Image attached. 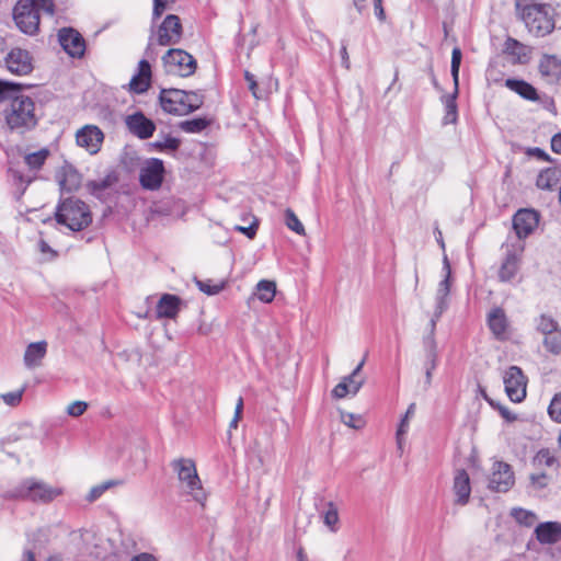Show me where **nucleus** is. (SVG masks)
Segmentation results:
<instances>
[{
	"mask_svg": "<svg viewBox=\"0 0 561 561\" xmlns=\"http://www.w3.org/2000/svg\"><path fill=\"white\" fill-rule=\"evenodd\" d=\"M4 118L10 129L24 133L37 124L35 103L32 98L19 94L8 100Z\"/></svg>",
	"mask_w": 561,
	"mask_h": 561,
	"instance_id": "nucleus-1",
	"label": "nucleus"
},
{
	"mask_svg": "<svg viewBox=\"0 0 561 561\" xmlns=\"http://www.w3.org/2000/svg\"><path fill=\"white\" fill-rule=\"evenodd\" d=\"M522 20L536 36H546L554 30V9L550 4L530 3L522 9Z\"/></svg>",
	"mask_w": 561,
	"mask_h": 561,
	"instance_id": "nucleus-2",
	"label": "nucleus"
},
{
	"mask_svg": "<svg viewBox=\"0 0 561 561\" xmlns=\"http://www.w3.org/2000/svg\"><path fill=\"white\" fill-rule=\"evenodd\" d=\"M172 467L178 474L181 489L186 494L191 495L195 502L204 506L207 495L202 486L195 462L188 458H181L174 460Z\"/></svg>",
	"mask_w": 561,
	"mask_h": 561,
	"instance_id": "nucleus-3",
	"label": "nucleus"
},
{
	"mask_svg": "<svg viewBox=\"0 0 561 561\" xmlns=\"http://www.w3.org/2000/svg\"><path fill=\"white\" fill-rule=\"evenodd\" d=\"M56 220L71 231H80L91 224L92 216L89 207L82 201L67 198L59 205Z\"/></svg>",
	"mask_w": 561,
	"mask_h": 561,
	"instance_id": "nucleus-4",
	"label": "nucleus"
},
{
	"mask_svg": "<svg viewBox=\"0 0 561 561\" xmlns=\"http://www.w3.org/2000/svg\"><path fill=\"white\" fill-rule=\"evenodd\" d=\"M48 156L49 151L47 149H41L38 151L27 153L24 157V164L27 167L26 172L18 165H11L9 168L11 181L19 192V195H22L27 185L36 179L37 171L44 165Z\"/></svg>",
	"mask_w": 561,
	"mask_h": 561,
	"instance_id": "nucleus-5",
	"label": "nucleus"
},
{
	"mask_svg": "<svg viewBox=\"0 0 561 561\" xmlns=\"http://www.w3.org/2000/svg\"><path fill=\"white\" fill-rule=\"evenodd\" d=\"M61 494V488L53 486L41 480L26 479L10 495L32 502L48 503Z\"/></svg>",
	"mask_w": 561,
	"mask_h": 561,
	"instance_id": "nucleus-6",
	"label": "nucleus"
},
{
	"mask_svg": "<svg viewBox=\"0 0 561 561\" xmlns=\"http://www.w3.org/2000/svg\"><path fill=\"white\" fill-rule=\"evenodd\" d=\"M162 64L168 75L176 77H188L196 70L195 58L183 49H169L162 57Z\"/></svg>",
	"mask_w": 561,
	"mask_h": 561,
	"instance_id": "nucleus-7",
	"label": "nucleus"
},
{
	"mask_svg": "<svg viewBox=\"0 0 561 561\" xmlns=\"http://www.w3.org/2000/svg\"><path fill=\"white\" fill-rule=\"evenodd\" d=\"M13 20L16 27L24 34L33 36L39 28L38 9L33 0H20L13 8Z\"/></svg>",
	"mask_w": 561,
	"mask_h": 561,
	"instance_id": "nucleus-8",
	"label": "nucleus"
},
{
	"mask_svg": "<svg viewBox=\"0 0 561 561\" xmlns=\"http://www.w3.org/2000/svg\"><path fill=\"white\" fill-rule=\"evenodd\" d=\"M503 382L511 401L522 402L526 398L527 379L519 367H508L503 373Z\"/></svg>",
	"mask_w": 561,
	"mask_h": 561,
	"instance_id": "nucleus-9",
	"label": "nucleus"
},
{
	"mask_svg": "<svg viewBox=\"0 0 561 561\" xmlns=\"http://www.w3.org/2000/svg\"><path fill=\"white\" fill-rule=\"evenodd\" d=\"M5 68L15 76H27L34 69L33 57L28 50L12 48L4 58Z\"/></svg>",
	"mask_w": 561,
	"mask_h": 561,
	"instance_id": "nucleus-10",
	"label": "nucleus"
},
{
	"mask_svg": "<svg viewBox=\"0 0 561 561\" xmlns=\"http://www.w3.org/2000/svg\"><path fill=\"white\" fill-rule=\"evenodd\" d=\"M183 28L180 18L169 14L157 30V43L161 46L175 45L182 37Z\"/></svg>",
	"mask_w": 561,
	"mask_h": 561,
	"instance_id": "nucleus-11",
	"label": "nucleus"
},
{
	"mask_svg": "<svg viewBox=\"0 0 561 561\" xmlns=\"http://www.w3.org/2000/svg\"><path fill=\"white\" fill-rule=\"evenodd\" d=\"M523 252L524 245L522 243L506 244L505 257L499 270L501 282H511L516 276Z\"/></svg>",
	"mask_w": 561,
	"mask_h": 561,
	"instance_id": "nucleus-12",
	"label": "nucleus"
},
{
	"mask_svg": "<svg viewBox=\"0 0 561 561\" xmlns=\"http://www.w3.org/2000/svg\"><path fill=\"white\" fill-rule=\"evenodd\" d=\"M164 167L160 159H148L140 169L139 180L142 187L147 190H157L163 181Z\"/></svg>",
	"mask_w": 561,
	"mask_h": 561,
	"instance_id": "nucleus-13",
	"label": "nucleus"
},
{
	"mask_svg": "<svg viewBox=\"0 0 561 561\" xmlns=\"http://www.w3.org/2000/svg\"><path fill=\"white\" fill-rule=\"evenodd\" d=\"M103 141L104 133L96 125H85L76 133L77 145L85 149L90 154L98 153Z\"/></svg>",
	"mask_w": 561,
	"mask_h": 561,
	"instance_id": "nucleus-14",
	"label": "nucleus"
},
{
	"mask_svg": "<svg viewBox=\"0 0 561 561\" xmlns=\"http://www.w3.org/2000/svg\"><path fill=\"white\" fill-rule=\"evenodd\" d=\"M514 484V474L511 466L503 461H495L489 478V489L496 492H507Z\"/></svg>",
	"mask_w": 561,
	"mask_h": 561,
	"instance_id": "nucleus-15",
	"label": "nucleus"
},
{
	"mask_svg": "<svg viewBox=\"0 0 561 561\" xmlns=\"http://www.w3.org/2000/svg\"><path fill=\"white\" fill-rule=\"evenodd\" d=\"M185 91L178 89L163 90L160 95V104L164 112L174 115H185L190 113V107L185 105Z\"/></svg>",
	"mask_w": 561,
	"mask_h": 561,
	"instance_id": "nucleus-16",
	"label": "nucleus"
},
{
	"mask_svg": "<svg viewBox=\"0 0 561 561\" xmlns=\"http://www.w3.org/2000/svg\"><path fill=\"white\" fill-rule=\"evenodd\" d=\"M58 41L64 50L71 57H81L84 54L85 43L80 33L71 27H64L58 32Z\"/></svg>",
	"mask_w": 561,
	"mask_h": 561,
	"instance_id": "nucleus-17",
	"label": "nucleus"
},
{
	"mask_svg": "<svg viewBox=\"0 0 561 561\" xmlns=\"http://www.w3.org/2000/svg\"><path fill=\"white\" fill-rule=\"evenodd\" d=\"M538 224L539 215L534 209H519L513 217V228L519 240L527 238Z\"/></svg>",
	"mask_w": 561,
	"mask_h": 561,
	"instance_id": "nucleus-18",
	"label": "nucleus"
},
{
	"mask_svg": "<svg viewBox=\"0 0 561 561\" xmlns=\"http://www.w3.org/2000/svg\"><path fill=\"white\" fill-rule=\"evenodd\" d=\"M125 124L127 129L139 139H148L156 131L154 123L147 118L141 112L126 116Z\"/></svg>",
	"mask_w": 561,
	"mask_h": 561,
	"instance_id": "nucleus-19",
	"label": "nucleus"
},
{
	"mask_svg": "<svg viewBox=\"0 0 561 561\" xmlns=\"http://www.w3.org/2000/svg\"><path fill=\"white\" fill-rule=\"evenodd\" d=\"M443 273L444 277L439 282L435 295V308H438V312H444L448 308V296L450 293L451 268L446 254L443 257Z\"/></svg>",
	"mask_w": 561,
	"mask_h": 561,
	"instance_id": "nucleus-20",
	"label": "nucleus"
},
{
	"mask_svg": "<svg viewBox=\"0 0 561 561\" xmlns=\"http://www.w3.org/2000/svg\"><path fill=\"white\" fill-rule=\"evenodd\" d=\"M365 383L363 376L350 374L341 379V381L332 389V397L335 399H343L347 394L355 396Z\"/></svg>",
	"mask_w": 561,
	"mask_h": 561,
	"instance_id": "nucleus-21",
	"label": "nucleus"
},
{
	"mask_svg": "<svg viewBox=\"0 0 561 561\" xmlns=\"http://www.w3.org/2000/svg\"><path fill=\"white\" fill-rule=\"evenodd\" d=\"M488 325L495 339L500 341L508 339V321L503 309L494 308L489 312Z\"/></svg>",
	"mask_w": 561,
	"mask_h": 561,
	"instance_id": "nucleus-22",
	"label": "nucleus"
},
{
	"mask_svg": "<svg viewBox=\"0 0 561 561\" xmlns=\"http://www.w3.org/2000/svg\"><path fill=\"white\" fill-rule=\"evenodd\" d=\"M461 62V50L458 47H455L451 51V76L455 84V93L451 96H448L446 100V112H449L451 114L450 122H456L457 117V105L455 102L456 94L458 91V76H459V68Z\"/></svg>",
	"mask_w": 561,
	"mask_h": 561,
	"instance_id": "nucleus-23",
	"label": "nucleus"
},
{
	"mask_svg": "<svg viewBox=\"0 0 561 561\" xmlns=\"http://www.w3.org/2000/svg\"><path fill=\"white\" fill-rule=\"evenodd\" d=\"M181 305L182 300L180 297L172 294H163L157 304V318L174 319L181 309Z\"/></svg>",
	"mask_w": 561,
	"mask_h": 561,
	"instance_id": "nucleus-24",
	"label": "nucleus"
},
{
	"mask_svg": "<svg viewBox=\"0 0 561 561\" xmlns=\"http://www.w3.org/2000/svg\"><path fill=\"white\" fill-rule=\"evenodd\" d=\"M537 540L542 545H553L561 539V523L545 522L535 529Z\"/></svg>",
	"mask_w": 561,
	"mask_h": 561,
	"instance_id": "nucleus-25",
	"label": "nucleus"
},
{
	"mask_svg": "<svg viewBox=\"0 0 561 561\" xmlns=\"http://www.w3.org/2000/svg\"><path fill=\"white\" fill-rule=\"evenodd\" d=\"M454 493L456 495L455 502L459 505H466L469 502L471 486L469 474L463 469L456 471L454 477Z\"/></svg>",
	"mask_w": 561,
	"mask_h": 561,
	"instance_id": "nucleus-26",
	"label": "nucleus"
},
{
	"mask_svg": "<svg viewBox=\"0 0 561 561\" xmlns=\"http://www.w3.org/2000/svg\"><path fill=\"white\" fill-rule=\"evenodd\" d=\"M150 81L151 66L147 60L142 59L139 61L138 72L130 79V90L136 93H144L149 89Z\"/></svg>",
	"mask_w": 561,
	"mask_h": 561,
	"instance_id": "nucleus-27",
	"label": "nucleus"
},
{
	"mask_svg": "<svg viewBox=\"0 0 561 561\" xmlns=\"http://www.w3.org/2000/svg\"><path fill=\"white\" fill-rule=\"evenodd\" d=\"M539 71L547 81L553 83L561 78V59L554 55H545L539 62Z\"/></svg>",
	"mask_w": 561,
	"mask_h": 561,
	"instance_id": "nucleus-28",
	"label": "nucleus"
},
{
	"mask_svg": "<svg viewBox=\"0 0 561 561\" xmlns=\"http://www.w3.org/2000/svg\"><path fill=\"white\" fill-rule=\"evenodd\" d=\"M47 353L45 341L34 342L27 345L24 353V364L27 368L38 367Z\"/></svg>",
	"mask_w": 561,
	"mask_h": 561,
	"instance_id": "nucleus-29",
	"label": "nucleus"
},
{
	"mask_svg": "<svg viewBox=\"0 0 561 561\" xmlns=\"http://www.w3.org/2000/svg\"><path fill=\"white\" fill-rule=\"evenodd\" d=\"M416 410V404L414 402L410 403L404 415L400 420V423L396 433V440L399 450H403L405 444V435L410 430V421L414 416Z\"/></svg>",
	"mask_w": 561,
	"mask_h": 561,
	"instance_id": "nucleus-30",
	"label": "nucleus"
},
{
	"mask_svg": "<svg viewBox=\"0 0 561 561\" xmlns=\"http://www.w3.org/2000/svg\"><path fill=\"white\" fill-rule=\"evenodd\" d=\"M505 85L519 94L522 98L529 100V101H537L538 94L536 89L529 84L528 82L524 80H516V79H507L505 81Z\"/></svg>",
	"mask_w": 561,
	"mask_h": 561,
	"instance_id": "nucleus-31",
	"label": "nucleus"
},
{
	"mask_svg": "<svg viewBox=\"0 0 561 561\" xmlns=\"http://www.w3.org/2000/svg\"><path fill=\"white\" fill-rule=\"evenodd\" d=\"M559 182L560 171L556 168H547L538 174L536 185L540 190L551 191Z\"/></svg>",
	"mask_w": 561,
	"mask_h": 561,
	"instance_id": "nucleus-32",
	"label": "nucleus"
},
{
	"mask_svg": "<svg viewBox=\"0 0 561 561\" xmlns=\"http://www.w3.org/2000/svg\"><path fill=\"white\" fill-rule=\"evenodd\" d=\"M276 295V283L268 279L260 280L254 290V296L264 304H270L273 301Z\"/></svg>",
	"mask_w": 561,
	"mask_h": 561,
	"instance_id": "nucleus-33",
	"label": "nucleus"
},
{
	"mask_svg": "<svg viewBox=\"0 0 561 561\" xmlns=\"http://www.w3.org/2000/svg\"><path fill=\"white\" fill-rule=\"evenodd\" d=\"M505 53L513 56L514 61L525 64L528 60V49L525 45L514 38H507L505 42Z\"/></svg>",
	"mask_w": 561,
	"mask_h": 561,
	"instance_id": "nucleus-34",
	"label": "nucleus"
},
{
	"mask_svg": "<svg viewBox=\"0 0 561 561\" xmlns=\"http://www.w3.org/2000/svg\"><path fill=\"white\" fill-rule=\"evenodd\" d=\"M180 147V140L171 135H165L156 141L148 144L149 151L173 152Z\"/></svg>",
	"mask_w": 561,
	"mask_h": 561,
	"instance_id": "nucleus-35",
	"label": "nucleus"
},
{
	"mask_svg": "<svg viewBox=\"0 0 561 561\" xmlns=\"http://www.w3.org/2000/svg\"><path fill=\"white\" fill-rule=\"evenodd\" d=\"M58 183L62 191H72L76 190L80 184V176L79 174L71 170H64L62 172L58 173Z\"/></svg>",
	"mask_w": 561,
	"mask_h": 561,
	"instance_id": "nucleus-36",
	"label": "nucleus"
},
{
	"mask_svg": "<svg viewBox=\"0 0 561 561\" xmlns=\"http://www.w3.org/2000/svg\"><path fill=\"white\" fill-rule=\"evenodd\" d=\"M534 323L536 330L543 336L560 328L558 322L551 316L545 313L535 318Z\"/></svg>",
	"mask_w": 561,
	"mask_h": 561,
	"instance_id": "nucleus-37",
	"label": "nucleus"
},
{
	"mask_svg": "<svg viewBox=\"0 0 561 561\" xmlns=\"http://www.w3.org/2000/svg\"><path fill=\"white\" fill-rule=\"evenodd\" d=\"M542 344L545 348L552 354L561 353V328L543 336Z\"/></svg>",
	"mask_w": 561,
	"mask_h": 561,
	"instance_id": "nucleus-38",
	"label": "nucleus"
},
{
	"mask_svg": "<svg viewBox=\"0 0 561 561\" xmlns=\"http://www.w3.org/2000/svg\"><path fill=\"white\" fill-rule=\"evenodd\" d=\"M512 517L520 525L530 527L536 524L538 520L537 515L531 512L524 508H513L511 511Z\"/></svg>",
	"mask_w": 561,
	"mask_h": 561,
	"instance_id": "nucleus-39",
	"label": "nucleus"
},
{
	"mask_svg": "<svg viewBox=\"0 0 561 561\" xmlns=\"http://www.w3.org/2000/svg\"><path fill=\"white\" fill-rule=\"evenodd\" d=\"M225 280H213V279H206V280H196V286L198 289L207 295H217L226 287Z\"/></svg>",
	"mask_w": 561,
	"mask_h": 561,
	"instance_id": "nucleus-40",
	"label": "nucleus"
},
{
	"mask_svg": "<svg viewBox=\"0 0 561 561\" xmlns=\"http://www.w3.org/2000/svg\"><path fill=\"white\" fill-rule=\"evenodd\" d=\"M340 420L344 425L354 430H360L366 425V421L360 414L346 411H340Z\"/></svg>",
	"mask_w": 561,
	"mask_h": 561,
	"instance_id": "nucleus-41",
	"label": "nucleus"
},
{
	"mask_svg": "<svg viewBox=\"0 0 561 561\" xmlns=\"http://www.w3.org/2000/svg\"><path fill=\"white\" fill-rule=\"evenodd\" d=\"M122 482L119 480H107V481H104L98 485H94L91 488L89 494L87 495V500L89 502H94L96 501L99 497L102 496V494L107 491L108 489L113 488V486H117L119 485Z\"/></svg>",
	"mask_w": 561,
	"mask_h": 561,
	"instance_id": "nucleus-42",
	"label": "nucleus"
},
{
	"mask_svg": "<svg viewBox=\"0 0 561 561\" xmlns=\"http://www.w3.org/2000/svg\"><path fill=\"white\" fill-rule=\"evenodd\" d=\"M285 225L287 226L288 229H290L291 231L299 236L306 234L304 225L290 208H287L285 210Z\"/></svg>",
	"mask_w": 561,
	"mask_h": 561,
	"instance_id": "nucleus-43",
	"label": "nucleus"
},
{
	"mask_svg": "<svg viewBox=\"0 0 561 561\" xmlns=\"http://www.w3.org/2000/svg\"><path fill=\"white\" fill-rule=\"evenodd\" d=\"M208 122L204 118H193L181 123V129L185 133H199L207 127Z\"/></svg>",
	"mask_w": 561,
	"mask_h": 561,
	"instance_id": "nucleus-44",
	"label": "nucleus"
},
{
	"mask_svg": "<svg viewBox=\"0 0 561 561\" xmlns=\"http://www.w3.org/2000/svg\"><path fill=\"white\" fill-rule=\"evenodd\" d=\"M323 523L330 528L331 531L335 533L337 530L336 525L339 523V513L333 503H329L328 510L323 516Z\"/></svg>",
	"mask_w": 561,
	"mask_h": 561,
	"instance_id": "nucleus-45",
	"label": "nucleus"
},
{
	"mask_svg": "<svg viewBox=\"0 0 561 561\" xmlns=\"http://www.w3.org/2000/svg\"><path fill=\"white\" fill-rule=\"evenodd\" d=\"M548 413L554 422L561 423V393H557L552 398L548 408Z\"/></svg>",
	"mask_w": 561,
	"mask_h": 561,
	"instance_id": "nucleus-46",
	"label": "nucleus"
},
{
	"mask_svg": "<svg viewBox=\"0 0 561 561\" xmlns=\"http://www.w3.org/2000/svg\"><path fill=\"white\" fill-rule=\"evenodd\" d=\"M535 460L538 462V465L546 467H552L557 463V458L549 449H540L537 453Z\"/></svg>",
	"mask_w": 561,
	"mask_h": 561,
	"instance_id": "nucleus-47",
	"label": "nucleus"
},
{
	"mask_svg": "<svg viewBox=\"0 0 561 561\" xmlns=\"http://www.w3.org/2000/svg\"><path fill=\"white\" fill-rule=\"evenodd\" d=\"M185 105L190 107V113L199 108L203 104V96L198 92H186L185 91Z\"/></svg>",
	"mask_w": 561,
	"mask_h": 561,
	"instance_id": "nucleus-48",
	"label": "nucleus"
},
{
	"mask_svg": "<svg viewBox=\"0 0 561 561\" xmlns=\"http://www.w3.org/2000/svg\"><path fill=\"white\" fill-rule=\"evenodd\" d=\"M88 409V403L85 401L77 400L71 402L67 409L66 412L68 415L72 417L81 416Z\"/></svg>",
	"mask_w": 561,
	"mask_h": 561,
	"instance_id": "nucleus-49",
	"label": "nucleus"
},
{
	"mask_svg": "<svg viewBox=\"0 0 561 561\" xmlns=\"http://www.w3.org/2000/svg\"><path fill=\"white\" fill-rule=\"evenodd\" d=\"M23 393H24V388L19 389L16 391L2 393L0 396V398L3 400V402L7 405L16 407L22 401Z\"/></svg>",
	"mask_w": 561,
	"mask_h": 561,
	"instance_id": "nucleus-50",
	"label": "nucleus"
},
{
	"mask_svg": "<svg viewBox=\"0 0 561 561\" xmlns=\"http://www.w3.org/2000/svg\"><path fill=\"white\" fill-rule=\"evenodd\" d=\"M436 368L437 365V351H436V342L434 339H428L426 342V362L425 367L432 365Z\"/></svg>",
	"mask_w": 561,
	"mask_h": 561,
	"instance_id": "nucleus-51",
	"label": "nucleus"
},
{
	"mask_svg": "<svg viewBox=\"0 0 561 561\" xmlns=\"http://www.w3.org/2000/svg\"><path fill=\"white\" fill-rule=\"evenodd\" d=\"M174 3L175 0H153V20L160 18L164 13V11L170 9Z\"/></svg>",
	"mask_w": 561,
	"mask_h": 561,
	"instance_id": "nucleus-52",
	"label": "nucleus"
},
{
	"mask_svg": "<svg viewBox=\"0 0 561 561\" xmlns=\"http://www.w3.org/2000/svg\"><path fill=\"white\" fill-rule=\"evenodd\" d=\"M37 245L39 252L42 253L43 260L50 261L56 256V252L49 247V244L46 241L41 239Z\"/></svg>",
	"mask_w": 561,
	"mask_h": 561,
	"instance_id": "nucleus-53",
	"label": "nucleus"
},
{
	"mask_svg": "<svg viewBox=\"0 0 561 561\" xmlns=\"http://www.w3.org/2000/svg\"><path fill=\"white\" fill-rule=\"evenodd\" d=\"M234 230L245 234L249 239H253L255 237V234H256L257 222L254 221L249 227L236 226Z\"/></svg>",
	"mask_w": 561,
	"mask_h": 561,
	"instance_id": "nucleus-54",
	"label": "nucleus"
},
{
	"mask_svg": "<svg viewBox=\"0 0 561 561\" xmlns=\"http://www.w3.org/2000/svg\"><path fill=\"white\" fill-rule=\"evenodd\" d=\"M35 8H41L43 11L53 14L54 13V3L51 0H33Z\"/></svg>",
	"mask_w": 561,
	"mask_h": 561,
	"instance_id": "nucleus-55",
	"label": "nucleus"
},
{
	"mask_svg": "<svg viewBox=\"0 0 561 561\" xmlns=\"http://www.w3.org/2000/svg\"><path fill=\"white\" fill-rule=\"evenodd\" d=\"M444 312H438V308H435L434 309V312L432 314V318H431V321H430V327H431V337L430 339H434V331H435V328H436V323L437 321L439 320V318L442 317Z\"/></svg>",
	"mask_w": 561,
	"mask_h": 561,
	"instance_id": "nucleus-56",
	"label": "nucleus"
},
{
	"mask_svg": "<svg viewBox=\"0 0 561 561\" xmlns=\"http://www.w3.org/2000/svg\"><path fill=\"white\" fill-rule=\"evenodd\" d=\"M374 8H375V15L378 20L383 21L385 20V11L382 8L381 0H374Z\"/></svg>",
	"mask_w": 561,
	"mask_h": 561,
	"instance_id": "nucleus-57",
	"label": "nucleus"
},
{
	"mask_svg": "<svg viewBox=\"0 0 561 561\" xmlns=\"http://www.w3.org/2000/svg\"><path fill=\"white\" fill-rule=\"evenodd\" d=\"M551 149L556 153H561V133L554 135L551 139Z\"/></svg>",
	"mask_w": 561,
	"mask_h": 561,
	"instance_id": "nucleus-58",
	"label": "nucleus"
},
{
	"mask_svg": "<svg viewBox=\"0 0 561 561\" xmlns=\"http://www.w3.org/2000/svg\"><path fill=\"white\" fill-rule=\"evenodd\" d=\"M341 58H342V66L348 70L351 68V62H350V57H348V53H347L345 45H343L341 48Z\"/></svg>",
	"mask_w": 561,
	"mask_h": 561,
	"instance_id": "nucleus-59",
	"label": "nucleus"
},
{
	"mask_svg": "<svg viewBox=\"0 0 561 561\" xmlns=\"http://www.w3.org/2000/svg\"><path fill=\"white\" fill-rule=\"evenodd\" d=\"M500 414L506 420V421H515L516 415L513 414L507 408L499 407Z\"/></svg>",
	"mask_w": 561,
	"mask_h": 561,
	"instance_id": "nucleus-60",
	"label": "nucleus"
},
{
	"mask_svg": "<svg viewBox=\"0 0 561 561\" xmlns=\"http://www.w3.org/2000/svg\"><path fill=\"white\" fill-rule=\"evenodd\" d=\"M245 79L249 82V88L252 91L253 95L255 98H257V95H256V82L254 80V77L251 73L245 72Z\"/></svg>",
	"mask_w": 561,
	"mask_h": 561,
	"instance_id": "nucleus-61",
	"label": "nucleus"
},
{
	"mask_svg": "<svg viewBox=\"0 0 561 561\" xmlns=\"http://www.w3.org/2000/svg\"><path fill=\"white\" fill-rule=\"evenodd\" d=\"M130 561H157L152 554L141 553L137 557H134Z\"/></svg>",
	"mask_w": 561,
	"mask_h": 561,
	"instance_id": "nucleus-62",
	"label": "nucleus"
},
{
	"mask_svg": "<svg viewBox=\"0 0 561 561\" xmlns=\"http://www.w3.org/2000/svg\"><path fill=\"white\" fill-rule=\"evenodd\" d=\"M243 412V399L241 397L238 398L236 409H234V415L237 417H242Z\"/></svg>",
	"mask_w": 561,
	"mask_h": 561,
	"instance_id": "nucleus-63",
	"label": "nucleus"
},
{
	"mask_svg": "<svg viewBox=\"0 0 561 561\" xmlns=\"http://www.w3.org/2000/svg\"><path fill=\"white\" fill-rule=\"evenodd\" d=\"M531 480L534 483L538 484L539 486H545L547 477H546V474L533 476Z\"/></svg>",
	"mask_w": 561,
	"mask_h": 561,
	"instance_id": "nucleus-64",
	"label": "nucleus"
}]
</instances>
